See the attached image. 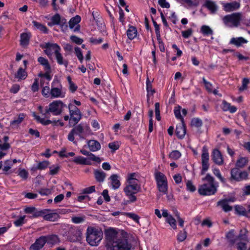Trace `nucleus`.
<instances>
[{
	"mask_svg": "<svg viewBox=\"0 0 250 250\" xmlns=\"http://www.w3.org/2000/svg\"><path fill=\"white\" fill-rule=\"evenodd\" d=\"M108 250H131L127 240L115 229H108L106 233Z\"/></svg>",
	"mask_w": 250,
	"mask_h": 250,
	"instance_id": "f257e3e1",
	"label": "nucleus"
},
{
	"mask_svg": "<svg viewBox=\"0 0 250 250\" xmlns=\"http://www.w3.org/2000/svg\"><path fill=\"white\" fill-rule=\"evenodd\" d=\"M202 180L204 183L199 186V193L202 196L214 195L218 187V183L215 182L214 178L209 174H207Z\"/></svg>",
	"mask_w": 250,
	"mask_h": 250,
	"instance_id": "f03ea898",
	"label": "nucleus"
},
{
	"mask_svg": "<svg viewBox=\"0 0 250 250\" xmlns=\"http://www.w3.org/2000/svg\"><path fill=\"white\" fill-rule=\"evenodd\" d=\"M103 233L101 230L88 227L86 229V240L91 246H97L103 238Z\"/></svg>",
	"mask_w": 250,
	"mask_h": 250,
	"instance_id": "7ed1b4c3",
	"label": "nucleus"
},
{
	"mask_svg": "<svg viewBox=\"0 0 250 250\" xmlns=\"http://www.w3.org/2000/svg\"><path fill=\"white\" fill-rule=\"evenodd\" d=\"M89 129L88 125L85 123H81L75 125L69 133L68 140L77 145V142L75 141L74 135H78L81 139H83Z\"/></svg>",
	"mask_w": 250,
	"mask_h": 250,
	"instance_id": "20e7f679",
	"label": "nucleus"
},
{
	"mask_svg": "<svg viewBox=\"0 0 250 250\" xmlns=\"http://www.w3.org/2000/svg\"><path fill=\"white\" fill-rule=\"evenodd\" d=\"M242 13L237 12L227 15L223 18V21L226 25L229 27H238L242 20Z\"/></svg>",
	"mask_w": 250,
	"mask_h": 250,
	"instance_id": "39448f33",
	"label": "nucleus"
},
{
	"mask_svg": "<svg viewBox=\"0 0 250 250\" xmlns=\"http://www.w3.org/2000/svg\"><path fill=\"white\" fill-rule=\"evenodd\" d=\"M51 97L55 98L64 97V93L62 91V86L58 80H54L51 83Z\"/></svg>",
	"mask_w": 250,
	"mask_h": 250,
	"instance_id": "423d86ee",
	"label": "nucleus"
},
{
	"mask_svg": "<svg viewBox=\"0 0 250 250\" xmlns=\"http://www.w3.org/2000/svg\"><path fill=\"white\" fill-rule=\"evenodd\" d=\"M70 118V123L76 125L81 119L82 114L79 109L73 104H69L68 105Z\"/></svg>",
	"mask_w": 250,
	"mask_h": 250,
	"instance_id": "0eeeda50",
	"label": "nucleus"
},
{
	"mask_svg": "<svg viewBox=\"0 0 250 250\" xmlns=\"http://www.w3.org/2000/svg\"><path fill=\"white\" fill-rule=\"evenodd\" d=\"M230 177L229 180L232 182L233 181L239 182L245 180L248 177V173L245 171H240L238 168L235 167L231 169Z\"/></svg>",
	"mask_w": 250,
	"mask_h": 250,
	"instance_id": "6e6552de",
	"label": "nucleus"
},
{
	"mask_svg": "<svg viewBox=\"0 0 250 250\" xmlns=\"http://www.w3.org/2000/svg\"><path fill=\"white\" fill-rule=\"evenodd\" d=\"M65 106L63 103L60 100L55 101L50 103L48 105V110L53 115L57 116L61 114L63 107Z\"/></svg>",
	"mask_w": 250,
	"mask_h": 250,
	"instance_id": "1a4fd4ad",
	"label": "nucleus"
},
{
	"mask_svg": "<svg viewBox=\"0 0 250 250\" xmlns=\"http://www.w3.org/2000/svg\"><path fill=\"white\" fill-rule=\"evenodd\" d=\"M201 157L202 165V170L201 174H204L205 172L207 171L209 167V154L208 152V149L206 146L203 147Z\"/></svg>",
	"mask_w": 250,
	"mask_h": 250,
	"instance_id": "9d476101",
	"label": "nucleus"
},
{
	"mask_svg": "<svg viewBox=\"0 0 250 250\" xmlns=\"http://www.w3.org/2000/svg\"><path fill=\"white\" fill-rule=\"evenodd\" d=\"M81 231L76 228H71L68 231L67 239L71 242H76L81 239L82 236Z\"/></svg>",
	"mask_w": 250,
	"mask_h": 250,
	"instance_id": "9b49d317",
	"label": "nucleus"
},
{
	"mask_svg": "<svg viewBox=\"0 0 250 250\" xmlns=\"http://www.w3.org/2000/svg\"><path fill=\"white\" fill-rule=\"evenodd\" d=\"M41 47L42 48H45L44 52L48 56H51L53 52L55 54L56 51L61 50L60 47L56 43L48 42L46 43L44 45H42Z\"/></svg>",
	"mask_w": 250,
	"mask_h": 250,
	"instance_id": "f8f14e48",
	"label": "nucleus"
},
{
	"mask_svg": "<svg viewBox=\"0 0 250 250\" xmlns=\"http://www.w3.org/2000/svg\"><path fill=\"white\" fill-rule=\"evenodd\" d=\"M223 9L227 12H230L238 9L240 7V3L236 1L225 3L223 5Z\"/></svg>",
	"mask_w": 250,
	"mask_h": 250,
	"instance_id": "ddd939ff",
	"label": "nucleus"
},
{
	"mask_svg": "<svg viewBox=\"0 0 250 250\" xmlns=\"http://www.w3.org/2000/svg\"><path fill=\"white\" fill-rule=\"evenodd\" d=\"M33 116L34 117L35 119L37 120V122L44 125H46L50 124H53L54 125H56L57 122H59L61 126H62L63 125V123L59 120H58L57 121H52L50 120H45L44 118H42L39 116L36 115L35 112L33 113Z\"/></svg>",
	"mask_w": 250,
	"mask_h": 250,
	"instance_id": "4468645a",
	"label": "nucleus"
},
{
	"mask_svg": "<svg viewBox=\"0 0 250 250\" xmlns=\"http://www.w3.org/2000/svg\"><path fill=\"white\" fill-rule=\"evenodd\" d=\"M212 159L213 161L218 165H222L223 164V160L222 154L218 149H214L212 151Z\"/></svg>",
	"mask_w": 250,
	"mask_h": 250,
	"instance_id": "2eb2a0df",
	"label": "nucleus"
},
{
	"mask_svg": "<svg viewBox=\"0 0 250 250\" xmlns=\"http://www.w3.org/2000/svg\"><path fill=\"white\" fill-rule=\"evenodd\" d=\"M45 240L43 236L37 239L30 247V250H40L45 245Z\"/></svg>",
	"mask_w": 250,
	"mask_h": 250,
	"instance_id": "dca6fc26",
	"label": "nucleus"
},
{
	"mask_svg": "<svg viewBox=\"0 0 250 250\" xmlns=\"http://www.w3.org/2000/svg\"><path fill=\"white\" fill-rule=\"evenodd\" d=\"M186 133V127L184 122H181L179 125H177L175 129V134L179 139H182L185 136Z\"/></svg>",
	"mask_w": 250,
	"mask_h": 250,
	"instance_id": "f3484780",
	"label": "nucleus"
},
{
	"mask_svg": "<svg viewBox=\"0 0 250 250\" xmlns=\"http://www.w3.org/2000/svg\"><path fill=\"white\" fill-rule=\"evenodd\" d=\"M44 238L45 242L47 244L54 245L59 243L60 240L58 236L56 235H48L43 236Z\"/></svg>",
	"mask_w": 250,
	"mask_h": 250,
	"instance_id": "a211bd4d",
	"label": "nucleus"
},
{
	"mask_svg": "<svg viewBox=\"0 0 250 250\" xmlns=\"http://www.w3.org/2000/svg\"><path fill=\"white\" fill-rule=\"evenodd\" d=\"M88 148L91 151L95 152L101 149V145L95 140H89L87 142Z\"/></svg>",
	"mask_w": 250,
	"mask_h": 250,
	"instance_id": "6ab92c4d",
	"label": "nucleus"
},
{
	"mask_svg": "<svg viewBox=\"0 0 250 250\" xmlns=\"http://www.w3.org/2000/svg\"><path fill=\"white\" fill-rule=\"evenodd\" d=\"M80 152L83 155L88 156V157L86 158L88 159L90 161H93L98 163L101 162V159L99 157L96 156L89 151L83 149L80 150Z\"/></svg>",
	"mask_w": 250,
	"mask_h": 250,
	"instance_id": "aec40b11",
	"label": "nucleus"
},
{
	"mask_svg": "<svg viewBox=\"0 0 250 250\" xmlns=\"http://www.w3.org/2000/svg\"><path fill=\"white\" fill-rule=\"evenodd\" d=\"M120 177L117 174H112L110 177L111 181L112 188L114 189H118L121 186Z\"/></svg>",
	"mask_w": 250,
	"mask_h": 250,
	"instance_id": "412c9836",
	"label": "nucleus"
},
{
	"mask_svg": "<svg viewBox=\"0 0 250 250\" xmlns=\"http://www.w3.org/2000/svg\"><path fill=\"white\" fill-rule=\"evenodd\" d=\"M25 117V114H19L17 118H15L14 120L10 122V126L12 128L17 127L19 126V125L23 121Z\"/></svg>",
	"mask_w": 250,
	"mask_h": 250,
	"instance_id": "4be33fe9",
	"label": "nucleus"
},
{
	"mask_svg": "<svg viewBox=\"0 0 250 250\" xmlns=\"http://www.w3.org/2000/svg\"><path fill=\"white\" fill-rule=\"evenodd\" d=\"M94 175L96 181L99 183L103 182L106 177V173L105 172L97 169L94 170Z\"/></svg>",
	"mask_w": 250,
	"mask_h": 250,
	"instance_id": "5701e85b",
	"label": "nucleus"
},
{
	"mask_svg": "<svg viewBox=\"0 0 250 250\" xmlns=\"http://www.w3.org/2000/svg\"><path fill=\"white\" fill-rule=\"evenodd\" d=\"M228 201H231V200L223 199L220 200L217 202V206H221L225 212L230 211L232 209V208L228 205Z\"/></svg>",
	"mask_w": 250,
	"mask_h": 250,
	"instance_id": "b1692460",
	"label": "nucleus"
},
{
	"mask_svg": "<svg viewBox=\"0 0 250 250\" xmlns=\"http://www.w3.org/2000/svg\"><path fill=\"white\" fill-rule=\"evenodd\" d=\"M221 108L224 111H229L232 113L235 112L237 110V108L235 106L231 105L229 103L225 100L222 102Z\"/></svg>",
	"mask_w": 250,
	"mask_h": 250,
	"instance_id": "393cba45",
	"label": "nucleus"
},
{
	"mask_svg": "<svg viewBox=\"0 0 250 250\" xmlns=\"http://www.w3.org/2000/svg\"><path fill=\"white\" fill-rule=\"evenodd\" d=\"M73 161L76 164L80 165H91L92 164L91 162L88 159L82 156L75 157Z\"/></svg>",
	"mask_w": 250,
	"mask_h": 250,
	"instance_id": "a878e982",
	"label": "nucleus"
},
{
	"mask_svg": "<svg viewBox=\"0 0 250 250\" xmlns=\"http://www.w3.org/2000/svg\"><path fill=\"white\" fill-rule=\"evenodd\" d=\"M62 19L60 14L57 13L51 18L50 21L48 22V25L51 27L55 25H58L60 23Z\"/></svg>",
	"mask_w": 250,
	"mask_h": 250,
	"instance_id": "bb28decb",
	"label": "nucleus"
},
{
	"mask_svg": "<svg viewBox=\"0 0 250 250\" xmlns=\"http://www.w3.org/2000/svg\"><path fill=\"white\" fill-rule=\"evenodd\" d=\"M204 6L210 11L212 13H215L217 10L218 7L216 3L213 1L207 0L204 4Z\"/></svg>",
	"mask_w": 250,
	"mask_h": 250,
	"instance_id": "cd10ccee",
	"label": "nucleus"
},
{
	"mask_svg": "<svg viewBox=\"0 0 250 250\" xmlns=\"http://www.w3.org/2000/svg\"><path fill=\"white\" fill-rule=\"evenodd\" d=\"M140 187H136L126 184L124 190L125 193H137L138 192L140 191Z\"/></svg>",
	"mask_w": 250,
	"mask_h": 250,
	"instance_id": "c85d7f7f",
	"label": "nucleus"
},
{
	"mask_svg": "<svg viewBox=\"0 0 250 250\" xmlns=\"http://www.w3.org/2000/svg\"><path fill=\"white\" fill-rule=\"evenodd\" d=\"M156 183L159 191L162 192L163 194H166L167 193L168 188L167 182L162 181Z\"/></svg>",
	"mask_w": 250,
	"mask_h": 250,
	"instance_id": "c756f323",
	"label": "nucleus"
},
{
	"mask_svg": "<svg viewBox=\"0 0 250 250\" xmlns=\"http://www.w3.org/2000/svg\"><path fill=\"white\" fill-rule=\"evenodd\" d=\"M128 38L129 40L134 39L137 35V31L136 28L133 26H130L126 31Z\"/></svg>",
	"mask_w": 250,
	"mask_h": 250,
	"instance_id": "7c9ffc66",
	"label": "nucleus"
},
{
	"mask_svg": "<svg viewBox=\"0 0 250 250\" xmlns=\"http://www.w3.org/2000/svg\"><path fill=\"white\" fill-rule=\"evenodd\" d=\"M226 237L232 245H234L238 239V236H235V235L234 229L229 231L226 234Z\"/></svg>",
	"mask_w": 250,
	"mask_h": 250,
	"instance_id": "2f4dec72",
	"label": "nucleus"
},
{
	"mask_svg": "<svg viewBox=\"0 0 250 250\" xmlns=\"http://www.w3.org/2000/svg\"><path fill=\"white\" fill-rule=\"evenodd\" d=\"M248 41L243 37L233 38L231 39L230 43L237 46H240L242 44L246 43Z\"/></svg>",
	"mask_w": 250,
	"mask_h": 250,
	"instance_id": "473e14b6",
	"label": "nucleus"
},
{
	"mask_svg": "<svg viewBox=\"0 0 250 250\" xmlns=\"http://www.w3.org/2000/svg\"><path fill=\"white\" fill-rule=\"evenodd\" d=\"M60 52V51H56V53L55 54L57 62L60 65H64L65 67H67L68 62L66 60H63V57Z\"/></svg>",
	"mask_w": 250,
	"mask_h": 250,
	"instance_id": "72a5a7b5",
	"label": "nucleus"
},
{
	"mask_svg": "<svg viewBox=\"0 0 250 250\" xmlns=\"http://www.w3.org/2000/svg\"><path fill=\"white\" fill-rule=\"evenodd\" d=\"M59 218V215L57 213H44L43 219L49 221H55Z\"/></svg>",
	"mask_w": 250,
	"mask_h": 250,
	"instance_id": "f704fd0d",
	"label": "nucleus"
},
{
	"mask_svg": "<svg viewBox=\"0 0 250 250\" xmlns=\"http://www.w3.org/2000/svg\"><path fill=\"white\" fill-rule=\"evenodd\" d=\"M27 74L24 69L20 67L15 75V77L20 80H24L27 77Z\"/></svg>",
	"mask_w": 250,
	"mask_h": 250,
	"instance_id": "c9c22d12",
	"label": "nucleus"
},
{
	"mask_svg": "<svg viewBox=\"0 0 250 250\" xmlns=\"http://www.w3.org/2000/svg\"><path fill=\"white\" fill-rule=\"evenodd\" d=\"M38 62L44 66V70L47 71H50V66L47 60L44 58L40 57L38 59Z\"/></svg>",
	"mask_w": 250,
	"mask_h": 250,
	"instance_id": "e433bc0d",
	"label": "nucleus"
},
{
	"mask_svg": "<svg viewBox=\"0 0 250 250\" xmlns=\"http://www.w3.org/2000/svg\"><path fill=\"white\" fill-rule=\"evenodd\" d=\"M81 21L80 16L77 15L71 18L69 22V27L73 29L76 25H77Z\"/></svg>",
	"mask_w": 250,
	"mask_h": 250,
	"instance_id": "4c0bfd02",
	"label": "nucleus"
},
{
	"mask_svg": "<svg viewBox=\"0 0 250 250\" xmlns=\"http://www.w3.org/2000/svg\"><path fill=\"white\" fill-rule=\"evenodd\" d=\"M146 90L147 92V96L148 99L149 98V95H153L155 92V90L152 88L151 83L148 77L146 79Z\"/></svg>",
	"mask_w": 250,
	"mask_h": 250,
	"instance_id": "58836bf2",
	"label": "nucleus"
},
{
	"mask_svg": "<svg viewBox=\"0 0 250 250\" xmlns=\"http://www.w3.org/2000/svg\"><path fill=\"white\" fill-rule=\"evenodd\" d=\"M248 162V160L247 158L241 157L236 161L235 165L237 168H243L247 164Z\"/></svg>",
	"mask_w": 250,
	"mask_h": 250,
	"instance_id": "ea45409f",
	"label": "nucleus"
},
{
	"mask_svg": "<svg viewBox=\"0 0 250 250\" xmlns=\"http://www.w3.org/2000/svg\"><path fill=\"white\" fill-rule=\"evenodd\" d=\"M248 231L246 229H243L240 230L239 235L238 236V239L244 240L246 242L249 241L248 237Z\"/></svg>",
	"mask_w": 250,
	"mask_h": 250,
	"instance_id": "a19ab883",
	"label": "nucleus"
},
{
	"mask_svg": "<svg viewBox=\"0 0 250 250\" xmlns=\"http://www.w3.org/2000/svg\"><path fill=\"white\" fill-rule=\"evenodd\" d=\"M29 36L27 33H24L21 35V44L26 46L29 43Z\"/></svg>",
	"mask_w": 250,
	"mask_h": 250,
	"instance_id": "79ce46f5",
	"label": "nucleus"
},
{
	"mask_svg": "<svg viewBox=\"0 0 250 250\" xmlns=\"http://www.w3.org/2000/svg\"><path fill=\"white\" fill-rule=\"evenodd\" d=\"M32 23L35 27L43 33H47L48 32V29L45 25L35 21H33Z\"/></svg>",
	"mask_w": 250,
	"mask_h": 250,
	"instance_id": "37998d69",
	"label": "nucleus"
},
{
	"mask_svg": "<svg viewBox=\"0 0 250 250\" xmlns=\"http://www.w3.org/2000/svg\"><path fill=\"white\" fill-rule=\"evenodd\" d=\"M156 182L162 181H167L166 176L162 173L159 171H157L154 174Z\"/></svg>",
	"mask_w": 250,
	"mask_h": 250,
	"instance_id": "c03bdc74",
	"label": "nucleus"
},
{
	"mask_svg": "<svg viewBox=\"0 0 250 250\" xmlns=\"http://www.w3.org/2000/svg\"><path fill=\"white\" fill-rule=\"evenodd\" d=\"M201 31L205 36L212 35V30L208 25H203L201 28Z\"/></svg>",
	"mask_w": 250,
	"mask_h": 250,
	"instance_id": "a18cd8bd",
	"label": "nucleus"
},
{
	"mask_svg": "<svg viewBox=\"0 0 250 250\" xmlns=\"http://www.w3.org/2000/svg\"><path fill=\"white\" fill-rule=\"evenodd\" d=\"M235 210L237 214L245 216H248L247 211L243 206L237 205L235 207Z\"/></svg>",
	"mask_w": 250,
	"mask_h": 250,
	"instance_id": "49530a36",
	"label": "nucleus"
},
{
	"mask_svg": "<svg viewBox=\"0 0 250 250\" xmlns=\"http://www.w3.org/2000/svg\"><path fill=\"white\" fill-rule=\"evenodd\" d=\"M181 107L180 105H177L175 107L174 109V113L176 118L181 120V122L183 123L184 119L181 115Z\"/></svg>",
	"mask_w": 250,
	"mask_h": 250,
	"instance_id": "de8ad7c7",
	"label": "nucleus"
},
{
	"mask_svg": "<svg viewBox=\"0 0 250 250\" xmlns=\"http://www.w3.org/2000/svg\"><path fill=\"white\" fill-rule=\"evenodd\" d=\"M123 214L132 219L133 220H134L136 223H138L139 222V220L140 217L138 215H137L135 213H131V212H123Z\"/></svg>",
	"mask_w": 250,
	"mask_h": 250,
	"instance_id": "09e8293b",
	"label": "nucleus"
},
{
	"mask_svg": "<svg viewBox=\"0 0 250 250\" xmlns=\"http://www.w3.org/2000/svg\"><path fill=\"white\" fill-rule=\"evenodd\" d=\"M203 125L202 121L199 118H193L191 121V125L196 127H200Z\"/></svg>",
	"mask_w": 250,
	"mask_h": 250,
	"instance_id": "8fccbe9b",
	"label": "nucleus"
},
{
	"mask_svg": "<svg viewBox=\"0 0 250 250\" xmlns=\"http://www.w3.org/2000/svg\"><path fill=\"white\" fill-rule=\"evenodd\" d=\"M49 164V163L48 161H43L40 162L36 168L40 170L44 169L48 166Z\"/></svg>",
	"mask_w": 250,
	"mask_h": 250,
	"instance_id": "3c124183",
	"label": "nucleus"
},
{
	"mask_svg": "<svg viewBox=\"0 0 250 250\" xmlns=\"http://www.w3.org/2000/svg\"><path fill=\"white\" fill-rule=\"evenodd\" d=\"M25 216H21L18 219L14 221V224L16 227H20L25 223Z\"/></svg>",
	"mask_w": 250,
	"mask_h": 250,
	"instance_id": "603ef678",
	"label": "nucleus"
},
{
	"mask_svg": "<svg viewBox=\"0 0 250 250\" xmlns=\"http://www.w3.org/2000/svg\"><path fill=\"white\" fill-rule=\"evenodd\" d=\"M167 222L170 225L172 228H173V229H176L175 219L171 215H169V217L167 218Z\"/></svg>",
	"mask_w": 250,
	"mask_h": 250,
	"instance_id": "864d4df0",
	"label": "nucleus"
},
{
	"mask_svg": "<svg viewBox=\"0 0 250 250\" xmlns=\"http://www.w3.org/2000/svg\"><path fill=\"white\" fill-rule=\"evenodd\" d=\"M108 147L111 149L112 152H114L119 148L120 143L118 142L110 143L108 144Z\"/></svg>",
	"mask_w": 250,
	"mask_h": 250,
	"instance_id": "5fc2aeb1",
	"label": "nucleus"
},
{
	"mask_svg": "<svg viewBox=\"0 0 250 250\" xmlns=\"http://www.w3.org/2000/svg\"><path fill=\"white\" fill-rule=\"evenodd\" d=\"M181 153L178 150L172 151L169 155L170 158L177 160L181 157Z\"/></svg>",
	"mask_w": 250,
	"mask_h": 250,
	"instance_id": "6e6d98bb",
	"label": "nucleus"
},
{
	"mask_svg": "<svg viewBox=\"0 0 250 250\" xmlns=\"http://www.w3.org/2000/svg\"><path fill=\"white\" fill-rule=\"evenodd\" d=\"M85 220V216H75L72 218V221L75 224H80Z\"/></svg>",
	"mask_w": 250,
	"mask_h": 250,
	"instance_id": "4d7b16f0",
	"label": "nucleus"
},
{
	"mask_svg": "<svg viewBox=\"0 0 250 250\" xmlns=\"http://www.w3.org/2000/svg\"><path fill=\"white\" fill-rule=\"evenodd\" d=\"M42 93L44 97L48 98L51 95V89L49 86H44L42 89Z\"/></svg>",
	"mask_w": 250,
	"mask_h": 250,
	"instance_id": "13d9d810",
	"label": "nucleus"
},
{
	"mask_svg": "<svg viewBox=\"0 0 250 250\" xmlns=\"http://www.w3.org/2000/svg\"><path fill=\"white\" fill-rule=\"evenodd\" d=\"M50 168V171H49V174L50 175H56L57 174L60 169V167L59 166H52L51 167H49Z\"/></svg>",
	"mask_w": 250,
	"mask_h": 250,
	"instance_id": "bf43d9fd",
	"label": "nucleus"
},
{
	"mask_svg": "<svg viewBox=\"0 0 250 250\" xmlns=\"http://www.w3.org/2000/svg\"><path fill=\"white\" fill-rule=\"evenodd\" d=\"M187 189L190 192H194L196 190V187L193 185L192 182L190 181H188L186 183Z\"/></svg>",
	"mask_w": 250,
	"mask_h": 250,
	"instance_id": "052dcab7",
	"label": "nucleus"
},
{
	"mask_svg": "<svg viewBox=\"0 0 250 250\" xmlns=\"http://www.w3.org/2000/svg\"><path fill=\"white\" fill-rule=\"evenodd\" d=\"M187 237V233L185 231H180L177 235V240L179 242H182L186 239Z\"/></svg>",
	"mask_w": 250,
	"mask_h": 250,
	"instance_id": "680f3d73",
	"label": "nucleus"
},
{
	"mask_svg": "<svg viewBox=\"0 0 250 250\" xmlns=\"http://www.w3.org/2000/svg\"><path fill=\"white\" fill-rule=\"evenodd\" d=\"M71 40L77 44H81L83 42V40L78 37L76 36L73 35L70 37Z\"/></svg>",
	"mask_w": 250,
	"mask_h": 250,
	"instance_id": "e2e57ef3",
	"label": "nucleus"
},
{
	"mask_svg": "<svg viewBox=\"0 0 250 250\" xmlns=\"http://www.w3.org/2000/svg\"><path fill=\"white\" fill-rule=\"evenodd\" d=\"M249 83V80L247 78H244L242 81V85L239 88V91H242L247 88V85Z\"/></svg>",
	"mask_w": 250,
	"mask_h": 250,
	"instance_id": "0e129e2a",
	"label": "nucleus"
},
{
	"mask_svg": "<svg viewBox=\"0 0 250 250\" xmlns=\"http://www.w3.org/2000/svg\"><path fill=\"white\" fill-rule=\"evenodd\" d=\"M203 81L205 84L206 89L208 92H212V84L208 82L204 77L203 78Z\"/></svg>",
	"mask_w": 250,
	"mask_h": 250,
	"instance_id": "69168bd1",
	"label": "nucleus"
},
{
	"mask_svg": "<svg viewBox=\"0 0 250 250\" xmlns=\"http://www.w3.org/2000/svg\"><path fill=\"white\" fill-rule=\"evenodd\" d=\"M11 162L9 161H6L4 162V166L2 168L3 171L5 174H7V172L11 168Z\"/></svg>",
	"mask_w": 250,
	"mask_h": 250,
	"instance_id": "338daca9",
	"label": "nucleus"
},
{
	"mask_svg": "<svg viewBox=\"0 0 250 250\" xmlns=\"http://www.w3.org/2000/svg\"><path fill=\"white\" fill-rule=\"evenodd\" d=\"M192 33V30L191 28H189L187 30L182 31V36L185 38H188L190 37Z\"/></svg>",
	"mask_w": 250,
	"mask_h": 250,
	"instance_id": "774afa93",
	"label": "nucleus"
}]
</instances>
